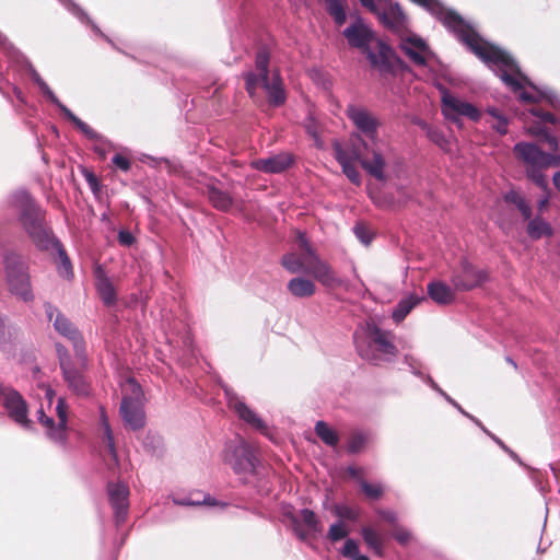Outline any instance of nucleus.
I'll list each match as a JSON object with an SVG mask.
<instances>
[{"mask_svg":"<svg viewBox=\"0 0 560 560\" xmlns=\"http://www.w3.org/2000/svg\"><path fill=\"white\" fill-rule=\"evenodd\" d=\"M343 36L350 46L362 49L372 65L381 71H395L401 66L390 47L377 39L361 18H357L345 28Z\"/></svg>","mask_w":560,"mask_h":560,"instance_id":"f03ea898","label":"nucleus"},{"mask_svg":"<svg viewBox=\"0 0 560 560\" xmlns=\"http://www.w3.org/2000/svg\"><path fill=\"white\" fill-rule=\"evenodd\" d=\"M489 115L491 117V120L489 121L499 133H505L506 132V119L499 114L495 109H489Z\"/></svg>","mask_w":560,"mask_h":560,"instance_id":"c9c22d12","label":"nucleus"},{"mask_svg":"<svg viewBox=\"0 0 560 560\" xmlns=\"http://www.w3.org/2000/svg\"><path fill=\"white\" fill-rule=\"evenodd\" d=\"M60 108L65 113V115L69 119H71L82 130V132H84L86 135L91 133L89 127L83 121H81L79 118H77L68 108H66L62 105H60Z\"/></svg>","mask_w":560,"mask_h":560,"instance_id":"a19ab883","label":"nucleus"},{"mask_svg":"<svg viewBox=\"0 0 560 560\" xmlns=\"http://www.w3.org/2000/svg\"><path fill=\"white\" fill-rule=\"evenodd\" d=\"M46 313L55 329L72 341L74 351L83 350L82 339L72 324L51 305L46 306Z\"/></svg>","mask_w":560,"mask_h":560,"instance_id":"dca6fc26","label":"nucleus"},{"mask_svg":"<svg viewBox=\"0 0 560 560\" xmlns=\"http://www.w3.org/2000/svg\"><path fill=\"white\" fill-rule=\"evenodd\" d=\"M121 395L120 412L126 425L133 430L143 427L145 421L144 397L140 386L131 377H128L121 383Z\"/></svg>","mask_w":560,"mask_h":560,"instance_id":"0eeeda50","label":"nucleus"},{"mask_svg":"<svg viewBox=\"0 0 560 560\" xmlns=\"http://www.w3.org/2000/svg\"><path fill=\"white\" fill-rule=\"evenodd\" d=\"M289 291L299 298L311 296L315 292V285L311 280L294 278L288 283Z\"/></svg>","mask_w":560,"mask_h":560,"instance_id":"cd10ccee","label":"nucleus"},{"mask_svg":"<svg viewBox=\"0 0 560 560\" xmlns=\"http://www.w3.org/2000/svg\"><path fill=\"white\" fill-rule=\"evenodd\" d=\"M410 1L429 11L454 32L478 58L497 72L509 88L517 92L523 101L540 102L546 100L552 106L557 105L558 98L553 93L539 90L529 83L505 51L481 38L474 27L457 13L444 8L438 0Z\"/></svg>","mask_w":560,"mask_h":560,"instance_id":"f257e3e1","label":"nucleus"},{"mask_svg":"<svg viewBox=\"0 0 560 560\" xmlns=\"http://www.w3.org/2000/svg\"><path fill=\"white\" fill-rule=\"evenodd\" d=\"M268 55L261 51L256 58V69L258 75L248 73L246 75V88L248 93L253 96L257 88L261 86L272 105H279L284 101V91L282 88L281 80L277 72H273L270 77L267 72Z\"/></svg>","mask_w":560,"mask_h":560,"instance_id":"423d86ee","label":"nucleus"},{"mask_svg":"<svg viewBox=\"0 0 560 560\" xmlns=\"http://www.w3.org/2000/svg\"><path fill=\"white\" fill-rule=\"evenodd\" d=\"M361 4L372 13L378 15L381 8L388 3V0H360Z\"/></svg>","mask_w":560,"mask_h":560,"instance_id":"4c0bfd02","label":"nucleus"},{"mask_svg":"<svg viewBox=\"0 0 560 560\" xmlns=\"http://www.w3.org/2000/svg\"><path fill=\"white\" fill-rule=\"evenodd\" d=\"M553 183L558 190H560V172L553 176Z\"/></svg>","mask_w":560,"mask_h":560,"instance_id":"5fc2aeb1","label":"nucleus"},{"mask_svg":"<svg viewBox=\"0 0 560 560\" xmlns=\"http://www.w3.org/2000/svg\"><path fill=\"white\" fill-rule=\"evenodd\" d=\"M223 459L235 472H248L254 469L253 454L249 446L242 439L226 444Z\"/></svg>","mask_w":560,"mask_h":560,"instance_id":"9b49d317","label":"nucleus"},{"mask_svg":"<svg viewBox=\"0 0 560 560\" xmlns=\"http://www.w3.org/2000/svg\"><path fill=\"white\" fill-rule=\"evenodd\" d=\"M335 514L341 518H347V520H353L357 516V513L354 510H352L348 506H343V505L336 506Z\"/></svg>","mask_w":560,"mask_h":560,"instance_id":"37998d69","label":"nucleus"},{"mask_svg":"<svg viewBox=\"0 0 560 560\" xmlns=\"http://www.w3.org/2000/svg\"><path fill=\"white\" fill-rule=\"evenodd\" d=\"M423 296L417 294H409L402 299L396 308L393 311L392 317L396 323H400L405 317L422 301Z\"/></svg>","mask_w":560,"mask_h":560,"instance_id":"bb28decb","label":"nucleus"},{"mask_svg":"<svg viewBox=\"0 0 560 560\" xmlns=\"http://www.w3.org/2000/svg\"><path fill=\"white\" fill-rule=\"evenodd\" d=\"M364 537H365V539H366V541L369 544H374L375 542V535L371 530H365L364 532Z\"/></svg>","mask_w":560,"mask_h":560,"instance_id":"603ef678","label":"nucleus"},{"mask_svg":"<svg viewBox=\"0 0 560 560\" xmlns=\"http://www.w3.org/2000/svg\"><path fill=\"white\" fill-rule=\"evenodd\" d=\"M42 90L47 93V95L54 101V102H57V100L55 98L54 94L51 93V91L48 89V86L42 82L40 80H37Z\"/></svg>","mask_w":560,"mask_h":560,"instance_id":"8fccbe9b","label":"nucleus"},{"mask_svg":"<svg viewBox=\"0 0 560 560\" xmlns=\"http://www.w3.org/2000/svg\"><path fill=\"white\" fill-rule=\"evenodd\" d=\"M310 272L325 287L335 288L341 283L334 270L326 262L316 257L314 258Z\"/></svg>","mask_w":560,"mask_h":560,"instance_id":"aec40b11","label":"nucleus"},{"mask_svg":"<svg viewBox=\"0 0 560 560\" xmlns=\"http://www.w3.org/2000/svg\"><path fill=\"white\" fill-rule=\"evenodd\" d=\"M342 555L350 559L359 555L357 544L353 540H347L342 549Z\"/></svg>","mask_w":560,"mask_h":560,"instance_id":"c03bdc74","label":"nucleus"},{"mask_svg":"<svg viewBox=\"0 0 560 560\" xmlns=\"http://www.w3.org/2000/svg\"><path fill=\"white\" fill-rule=\"evenodd\" d=\"M292 160L288 154H279L265 160L254 162L256 168L267 173H279L290 166Z\"/></svg>","mask_w":560,"mask_h":560,"instance_id":"393cba45","label":"nucleus"},{"mask_svg":"<svg viewBox=\"0 0 560 560\" xmlns=\"http://www.w3.org/2000/svg\"><path fill=\"white\" fill-rule=\"evenodd\" d=\"M527 131L530 133V135H535V136H539V135H545L547 133V130L545 127H541V126H527Z\"/></svg>","mask_w":560,"mask_h":560,"instance_id":"de8ad7c7","label":"nucleus"},{"mask_svg":"<svg viewBox=\"0 0 560 560\" xmlns=\"http://www.w3.org/2000/svg\"><path fill=\"white\" fill-rule=\"evenodd\" d=\"M434 141L438 142L440 144V147H444V143L440 142V140L438 138H434Z\"/></svg>","mask_w":560,"mask_h":560,"instance_id":"bf43d9fd","label":"nucleus"},{"mask_svg":"<svg viewBox=\"0 0 560 560\" xmlns=\"http://www.w3.org/2000/svg\"><path fill=\"white\" fill-rule=\"evenodd\" d=\"M86 179H88L89 184L91 185V188L93 190H96V178L92 174L89 173L86 175Z\"/></svg>","mask_w":560,"mask_h":560,"instance_id":"864d4df0","label":"nucleus"},{"mask_svg":"<svg viewBox=\"0 0 560 560\" xmlns=\"http://www.w3.org/2000/svg\"><path fill=\"white\" fill-rule=\"evenodd\" d=\"M229 406L238 415L241 419L252 424L254 428L265 431L266 425L261 419H259L254 411H252L244 401L237 396L229 397Z\"/></svg>","mask_w":560,"mask_h":560,"instance_id":"412c9836","label":"nucleus"},{"mask_svg":"<svg viewBox=\"0 0 560 560\" xmlns=\"http://www.w3.org/2000/svg\"><path fill=\"white\" fill-rule=\"evenodd\" d=\"M439 89L442 94V110L447 119L454 122H457L459 117H467L472 121L480 119L481 113L476 106L455 97L440 85Z\"/></svg>","mask_w":560,"mask_h":560,"instance_id":"9d476101","label":"nucleus"},{"mask_svg":"<svg viewBox=\"0 0 560 560\" xmlns=\"http://www.w3.org/2000/svg\"><path fill=\"white\" fill-rule=\"evenodd\" d=\"M109 498L117 513H125L128 508L129 489L124 483H114L108 489Z\"/></svg>","mask_w":560,"mask_h":560,"instance_id":"a878e982","label":"nucleus"},{"mask_svg":"<svg viewBox=\"0 0 560 560\" xmlns=\"http://www.w3.org/2000/svg\"><path fill=\"white\" fill-rule=\"evenodd\" d=\"M377 16L386 27L398 32L399 35L405 32L404 30L407 23V16L399 4L388 1V3L385 4L384 10H381Z\"/></svg>","mask_w":560,"mask_h":560,"instance_id":"f3484780","label":"nucleus"},{"mask_svg":"<svg viewBox=\"0 0 560 560\" xmlns=\"http://www.w3.org/2000/svg\"><path fill=\"white\" fill-rule=\"evenodd\" d=\"M315 432L322 439V441L324 443H326L327 445L334 446L338 442L337 432L323 421H318L316 423Z\"/></svg>","mask_w":560,"mask_h":560,"instance_id":"c85d7f7f","label":"nucleus"},{"mask_svg":"<svg viewBox=\"0 0 560 560\" xmlns=\"http://www.w3.org/2000/svg\"><path fill=\"white\" fill-rule=\"evenodd\" d=\"M119 242L124 245H130L133 242V237L130 233L122 231L119 233Z\"/></svg>","mask_w":560,"mask_h":560,"instance_id":"49530a36","label":"nucleus"},{"mask_svg":"<svg viewBox=\"0 0 560 560\" xmlns=\"http://www.w3.org/2000/svg\"><path fill=\"white\" fill-rule=\"evenodd\" d=\"M516 156L522 160L529 168L528 175L540 187H546V180L541 174L537 173L535 168H544L553 164L555 159L550 155L542 153L535 144L518 143L514 148Z\"/></svg>","mask_w":560,"mask_h":560,"instance_id":"6e6552de","label":"nucleus"},{"mask_svg":"<svg viewBox=\"0 0 560 560\" xmlns=\"http://www.w3.org/2000/svg\"><path fill=\"white\" fill-rule=\"evenodd\" d=\"M486 278L485 271L475 268L467 260H462L459 268L452 277V283L456 290L465 291L481 284Z\"/></svg>","mask_w":560,"mask_h":560,"instance_id":"ddd939ff","label":"nucleus"},{"mask_svg":"<svg viewBox=\"0 0 560 560\" xmlns=\"http://www.w3.org/2000/svg\"><path fill=\"white\" fill-rule=\"evenodd\" d=\"M3 407L11 420L23 428H30L26 402L16 392H8L3 397Z\"/></svg>","mask_w":560,"mask_h":560,"instance_id":"4468645a","label":"nucleus"},{"mask_svg":"<svg viewBox=\"0 0 560 560\" xmlns=\"http://www.w3.org/2000/svg\"><path fill=\"white\" fill-rule=\"evenodd\" d=\"M9 285L11 291L21 299L27 301L32 298L30 280L23 271H12L9 273Z\"/></svg>","mask_w":560,"mask_h":560,"instance_id":"b1692460","label":"nucleus"},{"mask_svg":"<svg viewBox=\"0 0 560 560\" xmlns=\"http://www.w3.org/2000/svg\"><path fill=\"white\" fill-rule=\"evenodd\" d=\"M298 244L300 249L304 252L302 255L290 254L283 257V266L292 273L310 271L315 258L307 246L305 236L301 233H299Z\"/></svg>","mask_w":560,"mask_h":560,"instance_id":"2eb2a0df","label":"nucleus"},{"mask_svg":"<svg viewBox=\"0 0 560 560\" xmlns=\"http://www.w3.org/2000/svg\"><path fill=\"white\" fill-rule=\"evenodd\" d=\"M38 219H39V214H38L37 210H35L33 207H30V209L27 210V213L23 218V223H24L26 230L34 237L36 236V232L39 229V226H37V224H36Z\"/></svg>","mask_w":560,"mask_h":560,"instance_id":"f704fd0d","label":"nucleus"},{"mask_svg":"<svg viewBox=\"0 0 560 560\" xmlns=\"http://www.w3.org/2000/svg\"><path fill=\"white\" fill-rule=\"evenodd\" d=\"M530 115L533 117H536L538 120H539V124H547V122H550V124H558V121L553 118L552 115L548 114V113H542L540 110H537V109H530Z\"/></svg>","mask_w":560,"mask_h":560,"instance_id":"79ce46f5","label":"nucleus"},{"mask_svg":"<svg viewBox=\"0 0 560 560\" xmlns=\"http://www.w3.org/2000/svg\"><path fill=\"white\" fill-rule=\"evenodd\" d=\"M348 534V530L343 523L339 522L336 524H332L329 528L328 537L332 541H337L346 537Z\"/></svg>","mask_w":560,"mask_h":560,"instance_id":"e433bc0d","label":"nucleus"},{"mask_svg":"<svg viewBox=\"0 0 560 560\" xmlns=\"http://www.w3.org/2000/svg\"><path fill=\"white\" fill-rule=\"evenodd\" d=\"M347 113L358 129L366 136L373 135L376 128V121L366 109L358 106H349Z\"/></svg>","mask_w":560,"mask_h":560,"instance_id":"6ab92c4d","label":"nucleus"},{"mask_svg":"<svg viewBox=\"0 0 560 560\" xmlns=\"http://www.w3.org/2000/svg\"><path fill=\"white\" fill-rule=\"evenodd\" d=\"M85 366L86 359L83 350L75 352L74 360L70 358H61V368L65 381L69 388L80 396L88 395L90 389V385L82 373Z\"/></svg>","mask_w":560,"mask_h":560,"instance_id":"1a4fd4ad","label":"nucleus"},{"mask_svg":"<svg viewBox=\"0 0 560 560\" xmlns=\"http://www.w3.org/2000/svg\"><path fill=\"white\" fill-rule=\"evenodd\" d=\"M97 291L101 299L106 304H112L115 301V290L113 284L105 278H100L97 281Z\"/></svg>","mask_w":560,"mask_h":560,"instance_id":"2f4dec72","label":"nucleus"},{"mask_svg":"<svg viewBox=\"0 0 560 560\" xmlns=\"http://www.w3.org/2000/svg\"><path fill=\"white\" fill-rule=\"evenodd\" d=\"M203 503L209 504V505H212V504H213V503H212V501H210V499H206V500L203 501Z\"/></svg>","mask_w":560,"mask_h":560,"instance_id":"13d9d810","label":"nucleus"},{"mask_svg":"<svg viewBox=\"0 0 560 560\" xmlns=\"http://www.w3.org/2000/svg\"><path fill=\"white\" fill-rule=\"evenodd\" d=\"M285 514L292 520V522L296 525V529L302 525L301 535H312L320 532L318 527L316 517L313 512L308 510H302L299 515H294L291 511H287Z\"/></svg>","mask_w":560,"mask_h":560,"instance_id":"5701e85b","label":"nucleus"},{"mask_svg":"<svg viewBox=\"0 0 560 560\" xmlns=\"http://www.w3.org/2000/svg\"><path fill=\"white\" fill-rule=\"evenodd\" d=\"M455 290L442 280H432L427 287L428 296L439 305L452 304L456 299Z\"/></svg>","mask_w":560,"mask_h":560,"instance_id":"a211bd4d","label":"nucleus"},{"mask_svg":"<svg viewBox=\"0 0 560 560\" xmlns=\"http://www.w3.org/2000/svg\"><path fill=\"white\" fill-rule=\"evenodd\" d=\"M504 199L506 202L514 203L524 214V217L528 218L530 213V209L525 200L520 196L517 191L511 190L505 196Z\"/></svg>","mask_w":560,"mask_h":560,"instance_id":"72a5a7b5","label":"nucleus"},{"mask_svg":"<svg viewBox=\"0 0 560 560\" xmlns=\"http://www.w3.org/2000/svg\"><path fill=\"white\" fill-rule=\"evenodd\" d=\"M98 432L108 455L115 463H118V454L115 446L114 434L110 429L108 418L103 409L100 412Z\"/></svg>","mask_w":560,"mask_h":560,"instance_id":"4be33fe9","label":"nucleus"},{"mask_svg":"<svg viewBox=\"0 0 560 560\" xmlns=\"http://www.w3.org/2000/svg\"><path fill=\"white\" fill-rule=\"evenodd\" d=\"M354 233L357 235V237L365 245H369L372 241V234L371 232L369 231L368 228H365L364 225H357L354 228Z\"/></svg>","mask_w":560,"mask_h":560,"instance_id":"58836bf2","label":"nucleus"},{"mask_svg":"<svg viewBox=\"0 0 560 560\" xmlns=\"http://www.w3.org/2000/svg\"><path fill=\"white\" fill-rule=\"evenodd\" d=\"M399 37L401 49L413 62L427 65L432 61L433 55L421 37L408 32H402Z\"/></svg>","mask_w":560,"mask_h":560,"instance_id":"f8f14e48","label":"nucleus"},{"mask_svg":"<svg viewBox=\"0 0 560 560\" xmlns=\"http://www.w3.org/2000/svg\"><path fill=\"white\" fill-rule=\"evenodd\" d=\"M546 202H547V199L541 200L540 203H539V207L540 208L545 207Z\"/></svg>","mask_w":560,"mask_h":560,"instance_id":"4d7b16f0","label":"nucleus"},{"mask_svg":"<svg viewBox=\"0 0 560 560\" xmlns=\"http://www.w3.org/2000/svg\"><path fill=\"white\" fill-rule=\"evenodd\" d=\"M35 396L40 400L37 410L38 421L44 425L50 439L56 442H63L67 433V412L63 400L58 399L54 407L55 392L43 381H38Z\"/></svg>","mask_w":560,"mask_h":560,"instance_id":"20e7f679","label":"nucleus"},{"mask_svg":"<svg viewBox=\"0 0 560 560\" xmlns=\"http://www.w3.org/2000/svg\"><path fill=\"white\" fill-rule=\"evenodd\" d=\"M349 471H350V474H352V475H357V470H355L354 468H350V469H349Z\"/></svg>","mask_w":560,"mask_h":560,"instance_id":"052dcab7","label":"nucleus"},{"mask_svg":"<svg viewBox=\"0 0 560 560\" xmlns=\"http://www.w3.org/2000/svg\"><path fill=\"white\" fill-rule=\"evenodd\" d=\"M355 343L360 354L375 363L388 361L396 355V348L387 331L382 330L374 320H368L357 334Z\"/></svg>","mask_w":560,"mask_h":560,"instance_id":"39448f33","label":"nucleus"},{"mask_svg":"<svg viewBox=\"0 0 560 560\" xmlns=\"http://www.w3.org/2000/svg\"><path fill=\"white\" fill-rule=\"evenodd\" d=\"M61 260H62V271L68 275L69 273V270H70V264H69V260L67 259L66 256H63V254H61Z\"/></svg>","mask_w":560,"mask_h":560,"instance_id":"3c124183","label":"nucleus"},{"mask_svg":"<svg viewBox=\"0 0 560 560\" xmlns=\"http://www.w3.org/2000/svg\"><path fill=\"white\" fill-rule=\"evenodd\" d=\"M327 10L334 16L338 25H342L346 21V12L343 0H325Z\"/></svg>","mask_w":560,"mask_h":560,"instance_id":"c756f323","label":"nucleus"},{"mask_svg":"<svg viewBox=\"0 0 560 560\" xmlns=\"http://www.w3.org/2000/svg\"><path fill=\"white\" fill-rule=\"evenodd\" d=\"M113 163L115 164L116 167H118L122 171L129 170V166H130L129 160L121 154H116L113 158Z\"/></svg>","mask_w":560,"mask_h":560,"instance_id":"a18cd8bd","label":"nucleus"},{"mask_svg":"<svg viewBox=\"0 0 560 560\" xmlns=\"http://www.w3.org/2000/svg\"><path fill=\"white\" fill-rule=\"evenodd\" d=\"M362 489L364 493L372 499H376L383 493V487L381 485L363 483Z\"/></svg>","mask_w":560,"mask_h":560,"instance_id":"ea45409f","label":"nucleus"},{"mask_svg":"<svg viewBox=\"0 0 560 560\" xmlns=\"http://www.w3.org/2000/svg\"><path fill=\"white\" fill-rule=\"evenodd\" d=\"M335 150L336 158L342 166L343 173L352 183H360V175L355 166L358 161L373 177L381 180L387 177L386 162L378 148H369L368 144L364 143L362 148H354L351 151H347L337 143Z\"/></svg>","mask_w":560,"mask_h":560,"instance_id":"7ed1b4c3","label":"nucleus"},{"mask_svg":"<svg viewBox=\"0 0 560 560\" xmlns=\"http://www.w3.org/2000/svg\"><path fill=\"white\" fill-rule=\"evenodd\" d=\"M527 232L533 238H540L551 233L550 226L540 219H535L528 223Z\"/></svg>","mask_w":560,"mask_h":560,"instance_id":"7c9ffc66","label":"nucleus"},{"mask_svg":"<svg viewBox=\"0 0 560 560\" xmlns=\"http://www.w3.org/2000/svg\"><path fill=\"white\" fill-rule=\"evenodd\" d=\"M210 200L214 205V207L221 210H228L231 206L230 197L225 192L217 188H212L210 190Z\"/></svg>","mask_w":560,"mask_h":560,"instance_id":"473e14b6","label":"nucleus"},{"mask_svg":"<svg viewBox=\"0 0 560 560\" xmlns=\"http://www.w3.org/2000/svg\"><path fill=\"white\" fill-rule=\"evenodd\" d=\"M351 560H369L365 556H362V555H357L355 557H353Z\"/></svg>","mask_w":560,"mask_h":560,"instance_id":"6e6d98bb","label":"nucleus"},{"mask_svg":"<svg viewBox=\"0 0 560 560\" xmlns=\"http://www.w3.org/2000/svg\"><path fill=\"white\" fill-rule=\"evenodd\" d=\"M396 538H397L400 542L406 544V542L409 540V538H410V534H409V533H407V532H397V534H396Z\"/></svg>","mask_w":560,"mask_h":560,"instance_id":"09e8293b","label":"nucleus"}]
</instances>
